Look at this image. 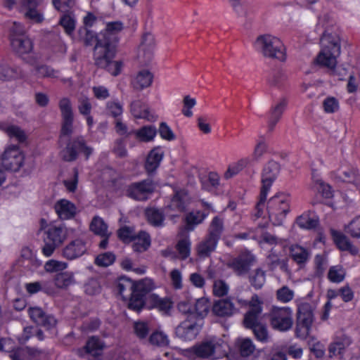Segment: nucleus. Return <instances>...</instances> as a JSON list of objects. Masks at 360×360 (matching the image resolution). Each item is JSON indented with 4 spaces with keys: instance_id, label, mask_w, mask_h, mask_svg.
Masks as SVG:
<instances>
[{
    "instance_id": "60",
    "label": "nucleus",
    "mask_w": 360,
    "mask_h": 360,
    "mask_svg": "<svg viewBox=\"0 0 360 360\" xmlns=\"http://www.w3.org/2000/svg\"><path fill=\"white\" fill-rule=\"evenodd\" d=\"M210 307V300L207 298L201 297L195 302V311L198 316L204 317L209 312Z\"/></svg>"
},
{
    "instance_id": "32",
    "label": "nucleus",
    "mask_w": 360,
    "mask_h": 360,
    "mask_svg": "<svg viewBox=\"0 0 360 360\" xmlns=\"http://www.w3.org/2000/svg\"><path fill=\"white\" fill-rule=\"evenodd\" d=\"M27 75L21 68L18 66L11 67L6 64H0V79L9 81L13 79H23Z\"/></svg>"
},
{
    "instance_id": "5",
    "label": "nucleus",
    "mask_w": 360,
    "mask_h": 360,
    "mask_svg": "<svg viewBox=\"0 0 360 360\" xmlns=\"http://www.w3.org/2000/svg\"><path fill=\"white\" fill-rule=\"evenodd\" d=\"M191 349L200 358L221 359L227 355L229 346L221 338L212 336L196 344Z\"/></svg>"
},
{
    "instance_id": "63",
    "label": "nucleus",
    "mask_w": 360,
    "mask_h": 360,
    "mask_svg": "<svg viewBox=\"0 0 360 360\" xmlns=\"http://www.w3.org/2000/svg\"><path fill=\"white\" fill-rule=\"evenodd\" d=\"M60 24L64 28L65 32L70 35L75 30L76 20L71 15H64L60 20Z\"/></svg>"
},
{
    "instance_id": "29",
    "label": "nucleus",
    "mask_w": 360,
    "mask_h": 360,
    "mask_svg": "<svg viewBox=\"0 0 360 360\" xmlns=\"http://www.w3.org/2000/svg\"><path fill=\"white\" fill-rule=\"evenodd\" d=\"M172 302L168 298H161L154 293L146 292V307L147 309H158L159 311L167 313L172 308Z\"/></svg>"
},
{
    "instance_id": "39",
    "label": "nucleus",
    "mask_w": 360,
    "mask_h": 360,
    "mask_svg": "<svg viewBox=\"0 0 360 360\" xmlns=\"http://www.w3.org/2000/svg\"><path fill=\"white\" fill-rule=\"evenodd\" d=\"M131 242H132V248L134 252H142L150 247V238L148 233L140 231Z\"/></svg>"
},
{
    "instance_id": "41",
    "label": "nucleus",
    "mask_w": 360,
    "mask_h": 360,
    "mask_svg": "<svg viewBox=\"0 0 360 360\" xmlns=\"http://www.w3.org/2000/svg\"><path fill=\"white\" fill-rule=\"evenodd\" d=\"M311 179L312 189L320 193L325 198H330L333 196V191L330 186L325 183L319 175L313 173Z\"/></svg>"
},
{
    "instance_id": "62",
    "label": "nucleus",
    "mask_w": 360,
    "mask_h": 360,
    "mask_svg": "<svg viewBox=\"0 0 360 360\" xmlns=\"http://www.w3.org/2000/svg\"><path fill=\"white\" fill-rule=\"evenodd\" d=\"M59 108L62 118L74 117L72 105L70 100L68 98H63L59 101Z\"/></svg>"
},
{
    "instance_id": "51",
    "label": "nucleus",
    "mask_w": 360,
    "mask_h": 360,
    "mask_svg": "<svg viewBox=\"0 0 360 360\" xmlns=\"http://www.w3.org/2000/svg\"><path fill=\"white\" fill-rule=\"evenodd\" d=\"M206 215L200 211L191 212L186 217V229L188 231H193L195 226L202 223Z\"/></svg>"
},
{
    "instance_id": "34",
    "label": "nucleus",
    "mask_w": 360,
    "mask_h": 360,
    "mask_svg": "<svg viewBox=\"0 0 360 360\" xmlns=\"http://www.w3.org/2000/svg\"><path fill=\"white\" fill-rule=\"evenodd\" d=\"M287 103V100L283 98L272 107L268 121V127L270 131L274 129V127L281 119Z\"/></svg>"
},
{
    "instance_id": "50",
    "label": "nucleus",
    "mask_w": 360,
    "mask_h": 360,
    "mask_svg": "<svg viewBox=\"0 0 360 360\" xmlns=\"http://www.w3.org/2000/svg\"><path fill=\"white\" fill-rule=\"evenodd\" d=\"M104 348L103 342L96 337L89 338L84 347L86 353L92 356H98Z\"/></svg>"
},
{
    "instance_id": "40",
    "label": "nucleus",
    "mask_w": 360,
    "mask_h": 360,
    "mask_svg": "<svg viewBox=\"0 0 360 360\" xmlns=\"http://www.w3.org/2000/svg\"><path fill=\"white\" fill-rule=\"evenodd\" d=\"M131 133L139 141L150 142L155 139L157 134V129L155 126L148 125L143 126L139 129L134 130Z\"/></svg>"
},
{
    "instance_id": "6",
    "label": "nucleus",
    "mask_w": 360,
    "mask_h": 360,
    "mask_svg": "<svg viewBox=\"0 0 360 360\" xmlns=\"http://www.w3.org/2000/svg\"><path fill=\"white\" fill-rule=\"evenodd\" d=\"M255 49L264 56L269 58L285 61L286 59L285 48L283 42L277 37L264 34L257 38L254 44Z\"/></svg>"
},
{
    "instance_id": "9",
    "label": "nucleus",
    "mask_w": 360,
    "mask_h": 360,
    "mask_svg": "<svg viewBox=\"0 0 360 360\" xmlns=\"http://www.w3.org/2000/svg\"><path fill=\"white\" fill-rule=\"evenodd\" d=\"M271 327L280 332H287L293 326V311L289 307L273 306L267 314Z\"/></svg>"
},
{
    "instance_id": "1",
    "label": "nucleus",
    "mask_w": 360,
    "mask_h": 360,
    "mask_svg": "<svg viewBox=\"0 0 360 360\" xmlns=\"http://www.w3.org/2000/svg\"><path fill=\"white\" fill-rule=\"evenodd\" d=\"M322 49L316 58V63L321 67L327 68L334 73L338 64V58L340 55V39L336 34L323 31L321 38Z\"/></svg>"
},
{
    "instance_id": "43",
    "label": "nucleus",
    "mask_w": 360,
    "mask_h": 360,
    "mask_svg": "<svg viewBox=\"0 0 360 360\" xmlns=\"http://www.w3.org/2000/svg\"><path fill=\"white\" fill-rule=\"evenodd\" d=\"M224 229V219L219 216H216L210 222L207 236L219 241Z\"/></svg>"
},
{
    "instance_id": "33",
    "label": "nucleus",
    "mask_w": 360,
    "mask_h": 360,
    "mask_svg": "<svg viewBox=\"0 0 360 360\" xmlns=\"http://www.w3.org/2000/svg\"><path fill=\"white\" fill-rule=\"evenodd\" d=\"M153 80V75L147 70L139 71L131 80V85L134 89L142 90L149 87Z\"/></svg>"
},
{
    "instance_id": "57",
    "label": "nucleus",
    "mask_w": 360,
    "mask_h": 360,
    "mask_svg": "<svg viewBox=\"0 0 360 360\" xmlns=\"http://www.w3.org/2000/svg\"><path fill=\"white\" fill-rule=\"evenodd\" d=\"M330 234L334 243L339 249L344 250L349 247L350 240L344 233L339 231L331 229Z\"/></svg>"
},
{
    "instance_id": "31",
    "label": "nucleus",
    "mask_w": 360,
    "mask_h": 360,
    "mask_svg": "<svg viewBox=\"0 0 360 360\" xmlns=\"http://www.w3.org/2000/svg\"><path fill=\"white\" fill-rule=\"evenodd\" d=\"M217 243L218 240L206 236L195 246L197 255L201 259L210 257V255L216 250Z\"/></svg>"
},
{
    "instance_id": "3",
    "label": "nucleus",
    "mask_w": 360,
    "mask_h": 360,
    "mask_svg": "<svg viewBox=\"0 0 360 360\" xmlns=\"http://www.w3.org/2000/svg\"><path fill=\"white\" fill-rule=\"evenodd\" d=\"M11 44L13 50L22 57L27 63L33 65L37 63L39 57L31 53L33 49L32 42L26 36L23 26L14 22L11 28Z\"/></svg>"
},
{
    "instance_id": "2",
    "label": "nucleus",
    "mask_w": 360,
    "mask_h": 360,
    "mask_svg": "<svg viewBox=\"0 0 360 360\" xmlns=\"http://www.w3.org/2000/svg\"><path fill=\"white\" fill-rule=\"evenodd\" d=\"M44 230L41 253L46 257L53 255L55 250L60 247L68 239L69 233L72 229L67 227L65 224H51L46 226H41Z\"/></svg>"
},
{
    "instance_id": "38",
    "label": "nucleus",
    "mask_w": 360,
    "mask_h": 360,
    "mask_svg": "<svg viewBox=\"0 0 360 360\" xmlns=\"http://www.w3.org/2000/svg\"><path fill=\"white\" fill-rule=\"evenodd\" d=\"M34 68L32 69L31 74L38 79L44 78H58L59 72L58 70H54L51 67L47 65H33Z\"/></svg>"
},
{
    "instance_id": "20",
    "label": "nucleus",
    "mask_w": 360,
    "mask_h": 360,
    "mask_svg": "<svg viewBox=\"0 0 360 360\" xmlns=\"http://www.w3.org/2000/svg\"><path fill=\"white\" fill-rule=\"evenodd\" d=\"M92 148L86 146L82 137L68 145L65 149L61 152V156L65 161H72L77 158L78 153H84L88 158L92 153Z\"/></svg>"
},
{
    "instance_id": "48",
    "label": "nucleus",
    "mask_w": 360,
    "mask_h": 360,
    "mask_svg": "<svg viewBox=\"0 0 360 360\" xmlns=\"http://www.w3.org/2000/svg\"><path fill=\"white\" fill-rule=\"evenodd\" d=\"M136 286L137 283H134L132 280L126 277H122L118 281L117 288L119 294L124 299L136 288Z\"/></svg>"
},
{
    "instance_id": "44",
    "label": "nucleus",
    "mask_w": 360,
    "mask_h": 360,
    "mask_svg": "<svg viewBox=\"0 0 360 360\" xmlns=\"http://www.w3.org/2000/svg\"><path fill=\"white\" fill-rule=\"evenodd\" d=\"M296 222L301 229L310 230L317 226L319 219L310 212H305L297 218Z\"/></svg>"
},
{
    "instance_id": "45",
    "label": "nucleus",
    "mask_w": 360,
    "mask_h": 360,
    "mask_svg": "<svg viewBox=\"0 0 360 360\" xmlns=\"http://www.w3.org/2000/svg\"><path fill=\"white\" fill-rule=\"evenodd\" d=\"M200 182L203 189L214 191L219 185V176L216 172H209L200 177Z\"/></svg>"
},
{
    "instance_id": "14",
    "label": "nucleus",
    "mask_w": 360,
    "mask_h": 360,
    "mask_svg": "<svg viewBox=\"0 0 360 360\" xmlns=\"http://www.w3.org/2000/svg\"><path fill=\"white\" fill-rule=\"evenodd\" d=\"M123 29L124 25L121 21L106 23L105 30L101 31L96 37V46H101L106 49L112 47L116 50V46L119 41L118 34Z\"/></svg>"
},
{
    "instance_id": "55",
    "label": "nucleus",
    "mask_w": 360,
    "mask_h": 360,
    "mask_svg": "<svg viewBox=\"0 0 360 360\" xmlns=\"http://www.w3.org/2000/svg\"><path fill=\"white\" fill-rule=\"evenodd\" d=\"M250 282L255 289H260L266 282V273L261 269H255L250 276Z\"/></svg>"
},
{
    "instance_id": "19",
    "label": "nucleus",
    "mask_w": 360,
    "mask_h": 360,
    "mask_svg": "<svg viewBox=\"0 0 360 360\" xmlns=\"http://www.w3.org/2000/svg\"><path fill=\"white\" fill-rule=\"evenodd\" d=\"M189 198L185 190L176 191L170 202L165 207L166 214L171 217L179 216V214L184 212L188 205Z\"/></svg>"
},
{
    "instance_id": "13",
    "label": "nucleus",
    "mask_w": 360,
    "mask_h": 360,
    "mask_svg": "<svg viewBox=\"0 0 360 360\" xmlns=\"http://www.w3.org/2000/svg\"><path fill=\"white\" fill-rule=\"evenodd\" d=\"M15 343L10 338H1L0 340V351L12 352L10 354L12 360H41L45 356V353L34 348H20L14 351Z\"/></svg>"
},
{
    "instance_id": "42",
    "label": "nucleus",
    "mask_w": 360,
    "mask_h": 360,
    "mask_svg": "<svg viewBox=\"0 0 360 360\" xmlns=\"http://www.w3.org/2000/svg\"><path fill=\"white\" fill-rule=\"evenodd\" d=\"M252 163L250 158H244L234 162L229 165L226 172L224 174L226 179H230L235 175L238 174L245 167L250 165Z\"/></svg>"
},
{
    "instance_id": "61",
    "label": "nucleus",
    "mask_w": 360,
    "mask_h": 360,
    "mask_svg": "<svg viewBox=\"0 0 360 360\" xmlns=\"http://www.w3.org/2000/svg\"><path fill=\"white\" fill-rule=\"evenodd\" d=\"M322 107L326 113H335L339 110L340 103L335 97L328 96L323 100Z\"/></svg>"
},
{
    "instance_id": "59",
    "label": "nucleus",
    "mask_w": 360,
    "mask_h": 360,
    "mask_svg": "<svg viewBox=\"0 0 360 360\" xmlns=\"http://www.w3.org/2000/svg\"><path fill=\"white\" fill-rule=\"evenodd\" d=\"M276 296L278 302L285 304L293 300L295 292L287 285H283L276 290Z\"/></svg>"
},
{
    "instance_id": "21",
    "label": "nucleus",
    "mask_w": 360,
    "mask_h": 360,
    "mask_svg": "<svg viewBox=\"0 0 360 360\" xmlns=\"http://www.w3.org/2000/svg\"><path fill=\"white\" fill-rule=\"evenodd\" d=\"M200 329V326L196 321L186 319L177 326L175 334L176 337L184 341H191L197 337Z\"/></svg>"
},
{
    "instance_id": "11",
    "label": "nucleus",
    "mask_w": 360,
    "mask_h": 360,
    "mask_svg": "<svg viewBox=\"0 0 360 360\" xmlns=\"http://www.w3.org/2000/svg\"><path fill=\"white\" fill-rule=\"evenodd\" d=\"M352 339L345 334L335 337L328 347L330 357L349 360L358 356L359 354L357 348L352 347Z\"/></svg>"
},
{
    "instance_id": "4",
    "label": "nucleus",
    "mask_w": 360,
    "mask_h": 360,
    "mask_svg": "<svg viewBox=\"0 0 360 360\" xmlns=\"http://www.w3.org/2000/svg\"><path fill=\"white\" fill-rule=\"evenodd\" d=\"M262 301L257 295L252 297L250 310L245 315L244 325L246 328L252 330L258 341L266 343L270 339L267 328L265 325L259 323V317L262 311Z\"/></svg>"
},
{
    "instance_id": "36",
    "label": "nucleus",
    "mask_w": 360,
    "mask_h": 360,
    "mask_svg": "<svg viewBox=\"0 0 360 360\" xmlns=\"http://www.w3.org/2000/svg\"><path fill=\"white\" fill-rule=\"evenodd\" d=\"M0 129L4 131L11 139H14L20 143L26 140L25 131L18 126L0 122Z\"/></svg>"
},
{
    "instance_id": "12",
    "label": "nucleus",
    "mask_w": 360,
    "mask_h": 360,
    "mask_svg": "<svg viewBox=\"0 0 360 360\" xmlns=\"http://www.w3.org/2000/svg\"><path fill=\"white\" fill-rule=\"evenodd\" d=\"M116 50L110 47L109 49L103 48L101 46H95L94 48V59L96 64L101 68L105 69L112 75H118L122 68V63L121 61L112 60L115 55Z\"/></svg>"
},
{
    "instance_id": "26",
    "label": "nucleus",
    "mask_w": 360,
    "mask_h": 360,
    "mask_svg": "<svg viewBox=\"0 0 360 360\" xmlns=\"http://www.w3.org/2000/svg\"><path fill=\"white\" fill-rule=\"evenodd\" d=\"M30 319L37 324L44 326L46 329H51L56 326V320L51 316L46 314L41 308L32 307L28 309Z\"/></svg>"
},
{
    "instance_id": "37",
    "label": "nucleus",
    "mask_w": 360,
    "mask_h": 360,
    "mask_svg": "<svg viewBox=\"0 0 360 360\" xmlns=\"http://www.w3.org/2000/svg\"><path fill=\"white\" fill-rule=\"evenodd\" d=\"M178 259L185 260L191 255V241L188 234L181 236L176 244Z\"/></svg>"
},
{
    "instance_id": "47",
    "label": "nucleus",
    "mask_w": 360,
    "mask_h": 360,
    "mask_svg": "<svg viewBox=\"0 0 360 360\" xmlns=\"http://www.w3.org/2000/svg\"><path fill=\"white\" fill-rule=\"evenodd\" d=\"M236 345L239 349L240 354L243 356H249L252 354L255 350V344L252 340L248 338L237 339Z\"/></svg>"
},
{
    "instance_id": "52",
    "label": "nucleus",
    "mask_w": 360,
    "mask_h": 360,
    "mask_svg": "<svg viewBox=\"0 0 360 360\" xmlns=\"http://www.w3.org/2000/svg\"><path fill=\"white\" fill-rule=\"evenodd\" d=\"M146 214L148 221L154 226H162L164 222V215L162 212L155 208H150L146 210Z\"/></svg>"
},
{
    "instance_id": "24",
    "label": "nucleus",
    "mask_w": 360,
    "mask_h": 360,
    "mask_svg": "<svg viewBox=\"0 0 360 360\" xmlns=\"http://www.w3.org/2000/svg\"><path fill=\"white\" fill-rule=\"evenodd\" d=\"M289 255L299 268L303 269L311 258V251L309 248L299 244H292L289 247Z\"/></svg>"
},
{
    "instance_id": "56",
    "label": "nucleus",
    "mask_w": 360,
    "mask_h": 360,
    "mask_svg": "<svg viewBox=\"0 0 360 360\" xmlns=\"http://www.w3.org/2000/svg\"><path fill=\"white\" fill-rule=\"evenodd\" d=\"M229 285L223 279H215L213 281L212 292L216 297H221L228 295Z\"/></svg>"
},
{
    "instance_id": "27",
    "label": "nucleus",
    "mask_w": 360,
    "mask_h": 360,
    "mask_svg": "<svg viewBox=\"0 0 360 360\" xmlns=\"http://www.w3.org/2000/svg\"><path fill=\"white\" fill-rule=\"evenodd\" d=\"M86 252V245L84 240L77 238L66 245L63 250V257L72 260L82 256Z\"/></svg>"
},
{
    "instance_id": "30",
    "label": "nucleus",
    "mask_w": 360,
    "mask_h": 360,
    "mask_svg": "<svg viewBox=\"0 0 360 360\" xmlns=\"http://www.w3.org/2000/svg\"><path fill=\"white\" fill-rule=\"evenodd\" d=\"M212 312L221 317H229L237 312V309L231 299H222L212 305Z\"/></svg>"
},
{
    "instance_id": "8",
    "label": "nucleus",
    "mask_w": 360,
    "mask_h": 360,
    "mask_svg": "<svg viewBox=\"0 0 360 360\" xmlns=\"http://www.w3.org/2000/svg\"><path fill=\"white\" fill-rule=\"evenodd\" d=\"M2 4L9 10H19L26 19L34 23H40L44 20L43 12L38 8V0H2Z\"/></svg>"
},
{
    "instance_id": "46",
    "label": "nucleus",
    "mask_w": 360,
    "mask_h": 360,
    "mask_svg": "<svg viewBox=\"0 0 360 360\" xmlns=\"http://www.w3.org/2000/svg\"><path fill=\"white\" fill-rule=\"evenodd\" d=\"M53 282L56 288L65 289L75 283L74 275L71 272H62L57 274Z\"/></svg>"
},
{
    "instance_id": "35",
    "label": "nucleus",
    "mask_w": 360,
    "mask_h": 360,
    "mask_svg": "<svg viewBox=\"0 0 360 360\" xmlns=\"http://www.w3.org/2000/svg\"><path fill=\"white\" fill-rule=\"evenodd\" d=\"M164 156V151L160 147L154 148L148 155L145 167L148 173L153 172L160 165Z\"/></svg>"
},
{
    "instance_id": "49",
    "label": "nucleus",
    "mask_w": 360,
    "mask_h": 360,
    "mask_svg": "<svg viewBox=\"0 0 360 360\" xmlns=\"http://www.w3.org/2000/svg\"><path fill=\"white\" fill-rule=\"evenodd\" d=\"M90 229L95 234L100 236H108L110 235L108 231L107 224L104 222L103 219L99 217L93 218L90 224Z\"/></svg>"
},
{
    "instance_id": "10",
    "label": "nucleus",
    "mask_w": 360,
    "mask_h": 360,
    "mask_svg": "<svg viewBox=\"0 0 360 360\" xmlns=\"http://www.w3.org/2000/svg\"><path fill=\"white\" fill-rule=\"evenodd\" d=\"M297 326L296 328V335L300 338H307L310 333L314 321L313 305L304 300L297 301Z\"/></svg>"
},
{
    "instance_id": "7",
    "label": "nucleus",
    "mask_w": 360,
    "mask_h": 360,
    "mask_svg": "<svg viewBox=\"0 0 360 360\" xmlns=\"http://www.w3.org/2000/svg\"><path fill=\"white\" fill-rule=\"evenodd\" d=\"M290 196L283 193L271 197L267 203L269 218L274 225L280 226L290 212Z\"/></svg>"
},
{
    "instance_id": "15",
    "label": "nucleus",
    "mask_w": 360,
    "mask_h": 360,
    "mask_svg": "<svg viewBox=\"0 0 360 360\" xmlns=\"http://www.w3.org/2000/svg\"><path fill=\"white\" fill-rule=\"evenodd\" d=\"M279 172L280 165L275 161H269L264 167L262 176V188L259 201L257 205L258 209L264 205L272 184L277 178Z\"/></svg>"
},
{
    "instance_id": "23",
    "label": "nucleus",
    "mask_w": 360,
    "mask_h": 360,
    "mask_svg": "<svg viewBox=\"0 0 360 360\" xmlns=\"http://www.w3.org/2000/svg\"><path fill=\"white\" fill-rule=\"evenodd\" d=\"M255 260V257L252 253L245 252L230 261L229 266L238 275H243L249 271Z\"/></svg>"
},
{
    "instance_id": "16",
    "label": "nucleus",
    "mask_w": 360,
    "mask_h": 360,
    "mask_svg": "<svg viewBox=\"0 0 360 360\" xmlns=\"http://www.w3.org/2000/svg\"><path fill=\"white\" fill-rule=\"evenodd\" d=\"M154 288V283L150 279H145L137 283V286L129 295L131 297L128 307L130 309L139 311L143 307H146V292Z\"/></svg>"
},
{
    "instance_id": "58",
    "label": "nucleus",
    "mask_w": 360,
    "mask_h": 360,
    "mask_svg": "<svg viewBox=\"0 0 360 360\" xmlns=\"http://www.w3.org/2000/svg\"><path fill=\"white\" fill-rule=\"evenodd\" d=\"M345 231L352 238H360V215L352 219L345 226Z\"/></svg>"
},
{
    "instance_id": "25",
    "label": "nucleus",
    "mask_w": 360,
    "mask_h": 360,
    "mask_svg": "<svg viewBox=\"0 0 360 360\" xmlns=\"http://www.w3.org/2000/svg\"><path fill=\"white\" fill-rule=\"evenodd\" d=\"M154 49V37L150 33L145 34L142 37V41L138 50L139 60L146 64L149 63L153 57Z\"/></svg>"
},
{
    "instance_id": "28",
    "label": "nucleus",
    "mask_w": 360,
    "mask_h": 360,
    "mask_svg": "<svg viewBox=\"0 0 360 360\" xmlns=\"http://www.w3.org/2000/svg\"><path fill=\"white\" fill-rule=\"evenodd\" d=\"M130 110L136 119H143L149 122L156 121L158 117L152 112L148 105L140 100L134 101L131 103Z\"/></svg>"
},
{
    "instance_id": "64",
    "label": "nucleus",
    "mask_w": 360,
    "mask_h": 360,
    "mask_svg": "<svg viewBox=\"0 0 360 360\" xmlns=\"http://www.w3.org/2000/svg\"><path fill=\"white\" fill-rule=\"evenodd\" d=\"M115 256L113 253L108 252L98 255L95 263L99 266H108L113 264Z\"/></svg>"
},
{
    "instance_id": "17",
    "label": "nucleus",
    "mask_w": 360,
    "mask_h": 360,
    "mask_svg": "<svg viewBox=\"0 0 360 360\" xmlns=\"http://www.w3.org/2000/svg\"><path fill=\"white\" fill-rule=\"evenodd\" d=\"M25 155L17 146H10L4 151L1 162L3 166L13 172H17L22 166Z\"/></svg>"
},
{
    "instance_id": "53",
    "label": "nucleus",
    "mask_w": 360,
    "mask_h": 360,
    "mask_svg": "<svg viewBox=\"0 0 360 360\" xmlns=\"http://www.w3.org/2000/svg\"><path fill=\"white\" fill-rule=\"evenodd\" d=\"M345 275V269L340 265H336L329 269L328 278L333 283H340L344 281Z\"/></svg>"
},
{
    "instance_id": "54",
    "label": "nucleus",
    "mask_w": 360,
    "mask_h": 360,
    "mask_svg": "<svg viewBox=\"0 0 360 360\" xmlns=\"http://www.w3.org/2000/svg\"><path fill=\"white\" fill-rule=\"evenodd\" d=\"M340 178L342 181L360 185V174L354 168L342 170L340 174Z\"/></svg>"
},
{
    "instance_id": "18",
    "label": "nucleus",
    "mask_w": 360,
    "mask_h": 360,
    "mask_svg": "<svg viewBox=\"0 0 360 360\" xmlns=\"http://www.w3.org/2000/svg\"><path fill=\"white\" fill-rule=\"evenodd\" d=\"M155 190V184L150 179L143 180L129 185L127 190V195L136 200H146Z\"/></svg>"
},
{
    "instance_id": "22",
    "label": "nucleus",
    "mask_w": 360,
    "mask_h": 360,
    "mask_svg": "<svg viewBox=\"0 0 360 360\" xmlns=\"http://www.w3.org/2000/svg\"><path fill=\"white\" fill-rule=\"evenodd\" d=\"M54 211L60 220H70L78 213L76 205L70 200L61 198L56 200L53 205Z\"/></svg>"
}]
</instances>
